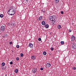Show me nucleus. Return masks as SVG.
Instances as JSON below:
<instances>
[{
	"label": "nucleus",
	"instance_id": "nucleus-1",
	"mask_svg": "<svg viewBox=\"0 0 76 76\" xmlns=\"http://www.w3.org/2000/svg\"><path fill=\"white\" fill-rule=\"evenodd\" d=\"M8 14H9L10 15L13 16L14 15L16 12V9L13 6L11 7L10 8V10L8 11Z\"/></svg>",
	"mask_w": 76,
	"mask_h": 76
},
{
	"label": "nucleus",
	"instance_id": "nucleus-2",
	"mask_svg": "<svg viewBox=\"0 0 76 76\" xmlns=\"http://www.w3.org/2000/svg\"><path fill=\"white\" fill-rule=\"evenodd\" d=\"M56 18V16L54 15L51 16L49 17V19L51 21H54Z\"/></svg>",
	"mask_w": 76,
	"mask_h": 76
},
{
	"label": "nucleus",
	"instance_id": "nucleus-3",
	"mask_svg": "<svg viewBox=\"0 0 76 76\" xmlns=\"http://www.w3.org/2000/svg\"><path fill=\"white\" fill-rule=\"evenodd\" d=\"M71 39L72 41H74L75 40V37L72 35L71 37Z\"/></svg>",
	"mask_w": 76,
	"mask_h": 76
},
{
	"label": "nucleus",
	"instance_id": "nucleus-4",
	"mask_svg": "<svg viewBox=\"0 0 76 76\" xmlns=\"http://www.w3.org/2000/svg\"><path fill=\"white\" fill-rule=\"evenodd\" d=\"M1 31H4L5 30V27L3 25L1 26Z\"/></svg>",
	"mask_w": 76,
	"mask_h": 76
},
{
	"label": "nucleus",
	"instance_id": "nucleus-5",
	"mask_svg": "<svg viewBox=\"0 0 76 76\" xmlns=\"http://www.w3.org/2000/svg\"><path fill=\"white\" fill-rule=\"evenodd\" d=\"M37 70V68H33L32 70L33 73H35Z\"/></svg>",
	"mask_w": 76,
	"mask_h": 76
},
{
	"label": "nucleus",
	"instance_id": "nucleus-6",
	"mask_svg": "<svg viewBox=\"0 0 76 76\" xmlns=\"http://www.w3.org/2000/svg\"><path fill=\"white\" fill-rule=\"evenodd\" d=\"M42 19V16H41L39 17L37 19V21H41Z\"/></svg>",
	"mask_w": 76,
	"mask_h": 76
},
{
	"label": "nucleus",
	"instance_id": "nucleus-7",
	"mask_svg": "<svg viewBox=\"0 0 76 76\" xmlns=\"http://www.w3.org/2000/svg\"><path fill=\"white\" fill-rule=\"evenodd\" d=\"M29 47H30L31 48H33L34 47V45L32 43H30L28 45Z\"/></svg>",
	"mask_w": 76,
	"mask_h": 76
},
{
	"label": "nucleus",
	"instance_id": "nucleus-8",
	"mask_svg": "<svg viewBox=\"0 0 76 76\" xmlns=\"http://www.w3.org/2000/svg\"><path fill=\"white\" fill-rule=\"evenodd\" d=\"M31 59L32 60H35L36 57L34 55H32L31 56Z\"/></svg>",
	"mask_w": 76,
	"mask_h": 76
},
{
	"label": "nucleus",
	"instance_id": "nucleus-9",
	"mask_svg": "<svg viewBox=\"0 0 76 76\" xmlns=\"http://www.w3.org/2000/svg\"><path fill=\"white\" fill-rule=\"evenodd\" d=\"M47 67H50L51 66V64L50 63H47L46 64Z\"/></svg>",
	"mask_w": 76,
	"mask_h": 76
},
{
	"label": "nucleus",
	"instance_id": "nucleus-10",
	"mask_svg": "<svg viewBox=\"0 0 76 76\" xmlns=\"http://www.w3.org/2000/svg\"><path fill=\"white\" fill-rule=\"evenodd\" d=\"M58 29H60L61 28V25H58Z\"/></svg>",
	"mask_w": 76,
	"mask_h": 76
},
{
	"label": "nucleus",
	"instance_id": "nucleus-11",
	"mask_svg": "<svg viewBox=\"0 0 76 76\" xmlns=\"http://www.w3.org/2000/svg\"><path fill=\"white\" fill-rule=\"evenodd\" d=\"M42 25H45V21H42Z\"/></svg>",
	"mask_w": 76,
	"mask_h": 76
},
{
	"label": "nucleus",
	"instance_id": "nucleus-12",
	"mask_svg": "<svg viewBox=\"0 0 76 76\" xmlns=\"http://www.w3.org/2000/svg\"><path fill=\"white\" fill-rule=\"evenodd\" d=\"M45 27L46 28H49V25L48 24H46L45 25Z\"/></svg>",
	"mask_w": 76,
	"mask_h": 76
},
{
	"label": "nucleus",
	"instance_id": "nucleus-13",
	"mask_svg": "<svg viewBox=\"0 0 76 76\" xmlns=\"http://www.w3.org/2000/svg\"><path fill=\"white\" fill-rule=\"evenodd\" d=\"M58 1H59V0H55V3H58Z\"/></svg>",
	"mask_w": 76,
	"mask_h": 76
},
{
	"label": "nucleus",
	"instance_id": "nucleus-14",
	"mask_svg": "<svg viewBox=\"0 0 76 76\" xmlns=\"http://www.w3.org/2000/svg\"><path fill=\"white\" fill-rule=\"evenodd\" d=\"M53 22H52V25H55V23L54 22V21H52Z\"/></svg>",
	"mask_w": 76,
	"mask_h": 76
},
{
	"label": "nucleus",
	"instance_id": "nucleus-15",
	"mask_svg": "<svg viewBox=\"0 0 76 76\" xmlns=\"http://www.w3.org/2000/svg\"><path fill=\"white\" fill-rule=\"evenodd\" d=\"M43 54L44 56H45V55H46V54H47V52L45 51L44 52H43Z\"/></svg>",
	"mask_w": 76,
	"mask_h": 76
},
{
	"label": "nucleus",
	"instance_id": "nucleus-16",
	"mask_svg": "<svg viewBox=\"0 0 76 76\" xmlns=\"http://www.w3.org/2000/svg\"><path fill=\"white\" fill-rule=\"evenodd\" d=\"M41 11L42 12V13L43 12L44 13H45V10H44V9H42L41 10Z\"/></svg>",
	"mask_w": 76,
	"mask_h": 76
},
{
	"label": "nucleus",
	"instance_id": "nucleus-17",
	"mask_svg": "<svg viewBox=\"0 0 76 76\" xmlns=\"http://www.w3.org/2000/svg\"><path fill=\"white\" fill-rule=\"evenodd\" d=\"M64 41H62L61 42V44H62V45H63V44H64Z\"/></svg>",
	"mask_w": 76,
	"mask_h": 76
},
{
	"label": "nucleus",
	"instance_id": "nucleus-18",
	"mask_svg": "<svg viewBox=\"0 0 76 76\" xmlns=\"http://www.w3.org/2000/svg\"><path fill=\"white\" fill-rule=\"evenodd\" d=\"M3 15L1 14L0 15V18H2L3 17Z\"/></svg>",
	"mask_w": 76,
	"mask_h": 76
},
{
	"label": "nucleus",
	"instance_id": "nucleus-19",
	"mask_svg": "<svg viewBox=\"0 0 76 76\" xmlns=\"http://www.w3.org/2000/svg\"><path fill=\"white\" fill-rule=\"evenodd\" d=\"M20 47V46L19 45H17L16 46V47H17V48H19Z\"/></svg>",
	"mask_w": 76,
	"mask_h": 76
},
{
	"label": "nucleus",
	"instance_id": "nucleus-20",
	"mask_svg": "<svg viewBox=\"0 0 76 76\" xmlns=\"http://www.w3.org/2000/svg\"><path fill=\"white\" fill-rule=\"evenodd\" d=\"M15 73H18V70L16 69L15 70Z\"/></svg>",
	"mask_w": 76,
	"mask_h": 76
},
{
	"label": "nucleus",
	"instance_id": "nucleus-21",
	"mask_svg": "<svg viewBox=\"0 0 76 76\" xmlns=\"http://www.w3.org/2000/svg\"><path fill=\"white\" fill-rule=\"evenodd\" d=\"M2 65L3 66H4L5 65V63L4 62H3L2 63Z\"/></svg>",
	"mask_w": 76,
	"mask_h": 76
},
{
	"label": "nucleus",
	"instance_id": "nucleus-22",
	"mask_svg": "<svg viewBox=\"0 0 76 76\" xmlns=\"http://www.w3.org/2000/svg\"><path fill=\"white\" fill-rule=\"evenodd\" d=\"M38 40L39 41H41V38H39L38 39Z\"/></svg>",
	"mask_w": 76,
	"mask_h": 76
},
{
	"label": "nucleus",
	"instance_id": "nucleus-23",
	"mask_svg": "<svg viewBox=\"0 0 76 76\" xmlns=\"http://www.w3.org/2000/svg\"><path fill=\"white\" fill-rule=\"evenodd\" d=\"M73 45L74 46V49H75V48H76V45L73 44Z\"/></svg>",
	"mask_w": 76,
	"mask_h": 76
},
{
	"label": "nucleus",
	"instance_id": "nucleus-24",
	"mask_svg": "<svg viewBox=\"0 0 76 76\" xmlns=\"http://www.w3.org/2000/svg\"><path fill=\"white\" fill-rule=\"evenodd\" d=\"M21 57H23V54L22 53L20 54Z\"/></svg>",
	"mask_w": 76,
	"mask_h": 76
},
{
	"label": "nucleus",
	"instance_id": "nucleus-25",
	"mask_svg": "<svg viewBox=\"0 0 76 76\" xmlns=\"http://www.w3.org/2000/svg\"><path fill=\"white\" fill-rule=\"evenodd\" d=\"M72 49H73V50H74L75 49V48H74V46H73V45H72Z\"/></svg>",
	"mask_w": 76,
	"mask_h": 76
},
{
	"label": "nucleus",
	"instance_id": "nucleus-26",
	"mask_svg": "<svg viewBox=\"0 0 76 76\" xmlns=\"http://www.w3.org/2000/svg\"><path fill=\"white\" fill-rule=\"evenodd\" d=\"M51 51H53L54 50V48H51Z\"/></svg>",
	"mask_w": 76,
	"mask_h": 76
},
{
	"label": "nucleus",
	"instance_id": "nucleus-27",
	"mask_svg": "<svg viewBox=\"0 0 76 76\" xmlns=\"http://www.w3.org/2000/svg\"><path fill=\"white\" fill-rule=\"evenodd\" d=\"M11 25L12 26H13V25H14V23H13V22H12V23H11Z\"/></svg>",
	"mask_w": 76,
	"mask_h": 76
},
{
	"label": "nucleus",
	"instance_id": "nucleus-28",
	"mask_svg": "<svg viewBox=\"0 0 76 76\" xmlns=\"http://www.w3.org/2000/svg\"><path fill=\"white\" fill-rule=\"evenodd\" d=\"M16 60H19V57H17L16 58Z\"/></svg>",
	"mask_w": 76,
	"mask_h": 76
},
{
	"label": "nucleus",
	"instance_id": "nucleus-29",
	"mask_svg": "<svg viewBox=\"0 0 76 76\" xmlns=\"http://www.w3.org/2000/svg\"><path fill=\"white\" fill-rule=\"evenodd\" d=\"M61 13L62 14V15H63L64 13V12L63 11H61Z\"/></svg>",
	"mask_w": 76,
	"mask_h": 76
},
{
	"label": "nucleus",
	"instance_id": "nucleus-30",
	"mask_svg": "<svg viewBox=\"0 0 76 76\" xmlns=\"http://www.w3.org/2000/svg\"><path fill=\"white\" fill-rule=\"evenodd\" d=\"M8 35H7V34H6L4 35V37H7V36H8Z\"/></svg>",
	"mask_w": 76,
	"mask_h": 76
},
{
	"label": "nucleus",
	"instance_id": "nucleus-31",
	"mask_svg": "<svg viewBox=\"0 0 76 76\" xmlns=\"http://www.w3.org/2000/svg\"><path fill=\"white\" fill-rule=\"evenodd\" d=\"M69 32H72V30L71 29H69Z\"/></svg>",
	"mask_w": 76,
	"mask_h": 76
},
{
	"label": "nucleus",
	"instance_id": "nucleus-32",
	"mask_svg": "<svg viewBox=\"0 0 76 76\" xmlns=\"http://www.w3.org/2000/svg\"><path fill=\"white\" fill-rule=\"evenodd\" d=\"M12 42H10V45H12Z\"/></svg>",
	"mask_w": 76,
	"mask_h": 76
},
{
	"label": "nucleus",
	"instance_id": "nucleus-33",
	"mask_svg": "<svg viewBox=\"0 0 76 76\" xmlns=\"http://www.w3.org/2000/svg\"><path fill=\"white\" fill-rule=\"evenodd\" d=\"M10 64H13V62L11 61L10 63Z\"/></svg>",
	"mask_w": 76,
	"mask_h": 76
},
{
	"label": "nucleus",
	"instance_id": "nucleus-34",
	"mask_svg": "<svg viewBox=\"0 0 76 76\" xmlns=\"http://www.w3.org/2000/svg\"><path fill=\"white\" fill-rule=\"evenodd\" d=\"M40 70H43V68H40Z\"/></svg>",
	"mask_w": 76,
	"mask_h": 76
},
{
	"label": "nucleus",
	"instance_id": "nucleus-35",
	"mask_svg": "<svg viewBox=\"0 0 76 76\" xmlns=\"http://www.w3.org/2000/svg\"><path fill=\"white\" fill-rule=\"evenodd\" d=\"M73 70H75L76 69V68L75 67H73Z\"/></svg>",
	"mask_w": 76,
	"mask_h": 76
},
{
	"label": "nucleus",
	"instance_id": "nucleus-36",
	"mask_svg": "<svg viewBox=\"0 0 76 76\" xmlns=\"http://www.w3.org/2000/svg\"><path fill=\"white\" fill-rule=\"evenodd\" d=\"M54 22L55 23V22H56V20H55H55H54Z\"/></svg>",
	"mask_w": 76,
	"mask_h": 76
},
{
	"label": "nucleus",
	"instance_id": "nucleus-37",
	"mask_svg": "<svg viewBox=\"0 0 76 76\" xmlns=\"http://www.w3.org/2000/svg\"><path fill=\"white\" fill-rule=\"evenodd\" d=\"M28 0H26V2H28Z\"/></svg>",
	"mask_w": 76,
	"mask_h": 76
},
{
	"label": "nucleus",
	"instance_id": "nucleus-38",
	"mask_svg": "<svg viewBox=\"0 0 76 76\" xmlns=\"http://www.w3.org/2000/svg\"><path fill=\"white\" fill-rule=\"evenodd\" d=\"M5 76H7V74H6V75H5Z\"/></svg>",
	"mask_w": 76,
	"mask_h": 76
},
{
	"label": "nucleus",
	"instance_id": "nucleus-39",
	"mask_svg": "<svg viewBox=\"0 0 76 76\" xmlns=\"http://www.w3.org/2000/svg\"><path fill=\"white\" fill-rule=\"evenodd\" d=\"M51 33H50V35H51Z\"/></svg>",
	"mask_w": 76,
	"mask_h": 76
},
{
	"label": "nucleus",
	"instance_id": "nucleus-40",
	"mask_svg": "<svg viewBox=\"0 0 76 76\" xmlns=\"http://www.w3.org/2000/svg\"><path fill=\"white\" fill-rule=\"evenodd\" d=\"M72 25H74V23H73L72 24Z\"/></svg>",
	"mask_w": 76,
	"mask_h": 76
},
{
	"label": "nucleus",
	"instance_id": "nucleus-41",
	"mask_svg": "<svg viewBox=\"0 0 76 76\" xmlns=\"http://www.w3.org/2000/svg\"><path fill=\"white\" fill-rule=\"evenodd\" d=\"M0 31H1V29H0Z\"/></svg>",
	"mask_w": 76,
	"mask_h": 76
}]
</instances>
